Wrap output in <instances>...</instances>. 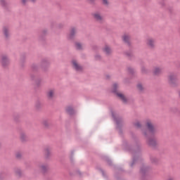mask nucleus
I'll use <instances>...</instances> for the list:
<instances>
[{"label": "nucleus", "mask_w": 180, "mask_h": 180, "mask_svg": "<svg viewBox=\"0 0 180 180\" xmlns=\"http://www.w3.org/2000/svg\"><path fill=\"white\" fill-rule=\"evenodd\" d=\"M4 33L6 36V37H8V28H6V27L4 28Z\"/></svg>", "instance_id": "nucleus-18"}, {"label": "nucleus", "mask_w": 180, "mask_h": 180, "mask_svg": "<svg viewBox=\"0 0 180 180\" xmlns=\"http://www.w3.org/2000/svg\"><path fill=\"white\" fill-rule=\"evenodd\" d=\"M72 64L74 68H75V70L77 71H81L82 70V67H81L79 65H78V63H77V60H72Z\"/></svg>", "instance_id": "nucleus-3"}, {"label": "nucleus", "mask_w": 180, "mask_h": 180, "mask_svg": "<svg viewBox=\"0 0 180 180\" xmlns=\"http://www.w3.org/2000/svg\"><path fill=\"white\" fill-rule=\"evenodd\" d=\"M67 112L70 114V115H72V113H74V110H72V108L71 107H68L67 108Z\"/></svg>", "instance_id": "nucleus-14"}, {"label": "nucleus", "mask_w": 180, "mask_h": 180, "mask_svg": "<svg viewBox=\"0 0 180 180\" xmlns=\"http://www.w3.org/2000/svg\"><path fill=\"white\" fill-rule=\"evenodd\" d=\"M54 94H55V91L54 89H51L48 91L47 93V96L49 99H51L53 98H54Z\"/></svg>", "instance_id": "nucleus-7"}, {"label": "nucleus", "mask_w": 180, "mask_h": 180, "mask_svg": "<svg viewBox=\"0 0 180 180\" xmlns=\"http://www.w3.org/2000/svg\"><path fill=\"white\" fill-rule=\"evenodd\" d=\"M75 32H76V30L75 28H72L70 31V37H72L74 36V34H75Z\"/></svg>", "instance_id": "nucleus-16"}, {"label": "nucleus", "mask_w": 180, "mask_h": 180, "mask_svg": "<svg viewBox=\"0 0 180 180\" xmlns=\"http://www.w3.org/2000/svg\"><path fill=\"white\" fill-rule=\"evenodd\" d=\"M76 49H77V50H81V49H82V46L79 42L76 43Z\"/></svg>", "instance_id": "nucleus-15"}, {"label": "nucleus", "mask_w": 180, "mask_h": 180, "mask_svg": "<svg viewBox=\"0 0 180 180\" xmlns=\"http://www.w3.org/2000/svg\"><path fill=\"white\" fill-rule=\"evenodd\" d=\"M146 44L148 47L153 48L155 46V41L153 38H149L146 40Z\"/></svg>", "instance_id": "nucleus-2"}, {"label": "nucleus", "mask_w": 180, "mask_h": 180, "mask_svg": "<svg viewBox=\"0 0 180 180\" xmlns=\"http://www.w3.org/2000/svg\"><path fill=\"white\" fill-rule=\"evenodd\" d=\"M135 126H136V127H140V126H141L140 122H136V123L135 124Z\"/></svg>", "instance_id": "nucleus-21"}, {"label": "nucleus", "mask_w": 180, "mask_h": 180, "mask_svg": "<svg viewBox=\"0 0 180 180\" xmlns=\"http://www.w3.org/2000/svg\"><path fill=\"white\" fill-rule=\"evenodd\" d=\"M168 81L171 85H174L176 84V81H178V77L175 74H170L168 76Z\"/></svg>", "instance_id": "nucleus-1"}, {"label": "nucleus", "mask_w": 180, "mask_h": 180, "mask_svg": "<svg viewBox=\"0 0 180 180\" xmlns=\"http://www.w3.org/2000/svg\"><path fill=\"white\" fill-rule=\"evenodd\" d=\"M104 5H108V0H103Z\"/></svg>", "instance_id": "nucleus-22"}, {"label": "nucleus", "mask_w": 180, "mask_h": 180, "mask_svg": "<svg viewBox=\"0 0 180 180\" xmlns=\"http://www.w3.org/2000/svg\"><path fill=\"white\" fill-rule=\"evenodd\" d=\"M169 180H174V179H169Z\"/></svg>", "instance_id": "nucleus-25"}, {"label": "nucleus", "mask_w": 180, "mask_h": 180, "mask_svg": "<svg viewBox=\"0 0 180 180\" xmlns=\"http://www.w3.org/2000/svg\"><path fill=\"white\" fill-rule=\"evenodd\" d=\"M137 88L139 91H143V86L141 84H138Z\"/></svg>", "instance_id": "nucleus-19"}, {"label": "nucleus", "mask_w": 180, "mask_h": 180, "mask_svg": "<svg viewBox=\"0 0 180 180\" xmlns=\"http://www.w3.org/2000/svg\"><path fill=\"white\" fill-rule=\"evenodd\" d=\"M16 157H17L18 158H19V157H20V155L17 154V155H16Z\"/></svg>", "instance_id": "nucleus-24"}, {"label": "nucleus", "mask_w": 180, "mask_h": 180, "mask_svg": "<svg viewBox=\"0 0 180 180\" xmlns=\"http://www.w3.org/2000/svg\"><path fill=\"white\" fill-rule=\"evenodd\" d=\"M162 72V69L160 68H155L153 71V74H155V75H159V74H161Z\"/></svg>", "instance_id": "nucleus-8"}, {"label": "nucleus", "mask_w": 180, "mask_h": 180, "mask_svg": "<svg viewBox=\"0 0 180 180\" xmlns=\"http://www.w3.org/2000/svg\"><path fill=\"white\" fill-rule=\"evenodd\" d=\"M1 64L5 67V65H8L9 64V60H8V57L6 56H3L1 57Z\"/></svg>", "instance_id": "nucleus-4"}, {"label": "nucleus", "mask_w": 180, "mask_h": 180, "mask_svg": "<svg viewBox=\"0 0 180 180\" xmlns=\"http://www.w3.org/2000/svg\"><path fill=\"white\" fill-rule=\"evenodd\" d=\"M94 18L96 19V20H98V22H101L103 18L101 16L99 13H96L94 14Z\"/></svg>", "instance_id": "nucleus-6"}, {"label": "nucleus", "mask_w": 180, "mask_h": 180, "mask_svg": "<svg viewBox=\"0 0 180 180\" xmlns=\"http://www.w3.org/2000/svg\"><path fill=\"white\" fill-rule=\"evenodd\" d=\"M156 141L155 139H148V143L149 146H155Z\"/></svg>", "instance_id": "nucleus-12"}, {"label": "nucleus", "mask_w": 180, "mask_h": 180, "mask_svg": "<svg viewBox=\"0 0 180 180\" xmlns=\"http://www.w3.org/2000/svg\"><path fill=\"white\" fill-rule=\"evenodd\" d=\"M40 169L42 172H46L49 169V166L47 165H42L40 167Z\"/></svg>", "instance_id": "nucleus-10"}, {"label": "nucleus", "mask_w": 180, "mask_h": 180, "mask_svg": "<svg viewBox=\"0 0 180 180\" xmlns=\"http://www.w3.org/2000/svg\"><path fill=\"white\" fill-rule=\"evenodd\" d=\"M104 51L106 54H110V53H112V50L108 46H105Z\"/></svg>", "instance_id": "nucleus-11"}, {"label": "nucleus", "mask_w": 180, "mask_h": 180, "mask_svg": "<svg viewBox=\"0 0 180 180\" xmlns=\"http://www.w3.org/2000/svg\"><path fill=\"white\" fill-rule=\"evenodd\" d=\"M21 139L23 140V137H26V135L22 134L20 136Z\"/></svg>", "instance_id": "nucleus-23"}, {"label": "nucleus", "mask_w": 180, "mask_h": 180, "mask_svg": "<svg viewBox=\"0 0 180 180\" xmlns=\"http://www.w3.org/2000/svg\"><path fill=\"white\" fill-rule=\"evenodd\" d=\"M116 88H117V84H113V92H116Z\"/></svg>", "instance_id": "nucleus-20"}, {"label": "nucleus", "mask_w": 180, "mask_h": 180, "mask_svg": "<svg viewBox=\"0 0 180 180\" xmlns=\"http://www.w3.org/2000/svg\"><path fill=\"white\" fill-rule=\"evenodd\" d=\"M117 96H119V98H120L123 101V102H126L127 99H126V97H124V95L120 93H117Z\"/></svg>", "instance_id": "nucleus-13"}, {"label": "nucleus", "mask_w": 180, "mask_h": 180, "mask_svg": "<svg viewBox=\"0 0 180 180\" xmlns=\"http://www.w3.org/2000/svg\"><path fill=\"white\" fill-rule=\"evenodd\" d=\"M29 1H31V2H36V0H22V2L25 5V4H27Z\"/></svg>", "instance_id": "nucleus-17"}, {"label": "nucleus", "mask_w": 180, "mask_h": 180, "mask_svg": "<svg viewBox=\"0 0 180 180\" xmlns=\"http://www.w3.org/2000/svg\"><path fill=\"white\" fill-rule=\"evenodd\" d=\"M146 126L150 133H153V131H154V130H155L154 126H153V124H151L150 121H147Z\"/></svg>", "instance_id": "nucleus-5"}, {"label": "nucleus", "mask_w": 180, "mask_h": 180, "mask_svg": "<svg viewBox=\"0 0 180 180\" xmlns=\"http://www.w3.org/2000/svg\"><path fill=\"white\" fill-rule=\"evenodd\" d=\"M122 39L125 43H129V41H130V36L129 34H124Z\"/></svg>", "instance_id": "nucleus-9"}]
</instances>
